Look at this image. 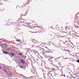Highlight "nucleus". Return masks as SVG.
<instances>
[{
  "label": "nucleus",
  "mask_w": 79,
  "mask_h": 79,
  "mask_svg": "<svg viewBox=\"0 0 79 79\" xmlns=\"http://www.w3.org/2000/svg\"><path fill=\"white\" fill-rule=\"evenodd\" d=\"M55 70H59V69H54V68H53L52 69L51 71V72H52V73H53V72H55V71H56Z\"/></svg>",
  "instance_id": "1"
},
{
  "label": "nucleus",
  "mask_w": 79,
  "mask_h": 79,
  "mask_svg": "<svg viewBox=\"0 0 79 79\" xmlns=\"http://www.w3.org/2000/svg\"><path fill=\"white\" fill-rule=\"evenodd\" d=\"M3 53H4V54H7V55H8V54H9L8 53V52H3Z\"/></svg>",
  "instance_id": "2"
},
{
  "label": "nucleus",
  "mask_w": 79,
  "mask_h": 79,
  "mask_svg": "<svg viewBox=\"0 0 79 79\" xmlns=\"http://www.w3.org/2000/svg\"><path fill=\"white\" fill-rule=\"evenodd\" d=\"M21 61L22 63H23V64H24V63H25V62H24L23 61V60H21Z\"/></svg>",
  "instance_id": "3"
},
{
  "label": "nucleus",
  "mask_w": 79,
  "mask_h": 79,
  "mask_svg": "<svg viewBox=\"0 0 79 79\" xmlns=\"http://www.w3.org/2000/svg\"><path fill=\"white\" fill-rule=\"evenodd\" d=\"M33 51H34V52H36V53H38V51H35V50H33Z\"/></svg>",
  "instance_id": "4"
},
{
  "label": "nucleus",
  "mask_w": 79,
  "mask_h": 79,
  "mask_svg": "<svg viewBox=\"0 0 79 79\" xmlns=\"http://www.w3.org/2000/svg\"><path fill=\"white\" fill-rule=\"evenodd\" d=\"M11 55L12 56H14V54L13 53H10Z\"/></svg>",
  "instance_id": "5"
},
{
  "label": "nucleus",
  "mask_w": 79,
  "mask_h": 79,
  "mask_svg": "<svg viewBox=\"0 0 79 79\" xmlns=\"http://www.w3.org/2000/svg\"><path fill=\"white\" fill-rule=\"evenodd\" d=\"M76 61H77V63H79V60H76Z\"/></svg>",
  "instance_id": "6"
},
{
  "label": "nucleus",
  "mask_w": 79,
  "mask_h": 79,
  "mask_svg": "<svg viewBox=\"0 0 79 79\" xmlns=\"http://www.w3.org/2000/svg\"><path fill=\"white\" fill-rule=\"evenodd\" d=\"M16 41L18 42H21L20 40H16Z\"/></svg>",
  "instance_id": "7"
},
{
  "label": "nucleus",
  "mask_w": 79,
  "mask_h": 79,
  "mask_svg": "<svg viewBox=\"0 0 79 79\" xmlns=\"http://www.w3.org/2000/svg\"><path fill=\"white\" fill-rule=\"evenodd\" d=\"M66 59H69L68 58H65L64 59V60H66Z\"/></svg>",
  "instance_id": "8"
},
{
  "label": "nucleus",
  "mask_w": 79,
  "mask_h": 79,
  "mask_svg": "<svg viewBox=\"0 0 79 79\" xmlns=\"http://www.w3.org/2000/svg\"><path fill=\"white\" fill-rule=\"evenodd\" d=\"M4 71H5V72H6V70H4Z\"/></svg>",
  "instance_id": "9"
},
{
  "label": "nucleus",
  "mask_w": 79,
  "mask_h": 79,
  "mask_svg": "<svg viewBox=\"0 0 79 79\" xmlns=\"http://www.w3.org/2000/svg\"><path fill=\"white\" fill-rule=\"evenodd\" d=\"M63 76H64V77H66V76H65V75L64 74L63 75Z\"/></svg>",
  "instance_id": "10"
},
{
  "label": "nucleus",
  "mask_w": 79,
  "mask_h": 79,
  "mask_svg": "<svg viewBox=\"0 0 79 79\" xmlns=\"http://www.w3.org/2000/svg\"><path fill=\"white\" fill-rule=\"evenodd\" d=\"M61 58V57H59V58H57V59H59V58Z\"/></svg>",
  "instance_id": "11"
},
{
  "label": "nucleus",
  "mask_w": 79,
  "mask_h": 79,
  "mask_svg": "<svg viewBox=\"0 0 79 79\" xmlns=\"http://www.w3.org/2000/svg\"><path fill=\"white\" fill-rule=\"evenodd\" d=\"M56 75H58V74H57V73H56Z\"/></svg>",
  "instance_id": "12"
},
{
  "label": "nucleus",
  "mask_w": 79,
  "mask_h": 79,
  "mask_svg": "<svg viewBox=\"0 0 79 79\" xmlns=\"http://www.w3.org/2000/svg\"><path fill=\"white\" fill-rule=\"evenodd\" d=\"M19 54L20 55H22V54L21 53H19Z\"/></svg>",
  "instance_id": "13"
},
{
  "label": "nucleus",
  "mask_w": 79,
  "mask_h": 79,
  "mask_svg": "<svg viewBox=\"0 0 79 79\" xmlns=\"http://www.w3.org/2000/svg\"><path fill=\"white\" fill-rule=\"evenodd\" d=\"M20 68H23V67H21V66H20Z\"/></svg>",
  "instance_id": "14"
},
{
  "label": "nucleus",
  "mask_w": 79,
  "mask_h": 79,
  "mask_svg": "<svg viewBox=\"0 0 79 79\" xmlns=\"http://www.w3.org/2000/svg\"><path fill=\"white\" fill-rule=\"evenodd\" d=\"M55 67H57V66H55Z\"/></svg>",
  "instance_id": "15"
},
{
  "label": "nucleus",
  "mask_w": 79,
  "mask_h": 79,
  "mask_svg": "<svg viewBox=\"0 0 79 79\" xmlns=\"http://www.w3.org/2000/svg\"><path fill=\"white\" fill-rule=\"evenodd\" d=\"M50 75H52L51 74H50Z\"/></svg>",
  "instance_id": "16"
},
{
  "label": "nucleus",
  "mask_w": 79,
  "mask_h": 79,
  "mask_svg": "<svg viewBox=\"0 0 79 79\" xmlns=\"http://www.w3.org/2000/svg\"><path fill=\"white\" fill-rule=\"evenodd\" d=\"M57 68H58V67H57Z\"/></svg>",
  "instance_id": "17"
},
{
  "label": "nucleus",
  "mask_w": 79,
  "mask_h": 79,
  "mask_svg": "<svg viewBox=\"0 0 79 79\" xmlns=\"http://www.w3.org/2000/svg\"><path fill=\"white\" fill-rule=\"evenodd\" d=\"M49 50H50L49 49Z\"/></svg>",
  "instance_id": "18"
}]
</instances>
